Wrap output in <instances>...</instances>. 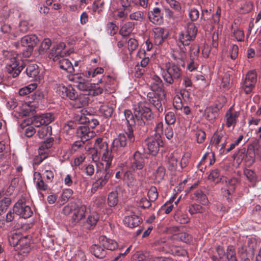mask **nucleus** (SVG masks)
I'll return each mask as SVG.
<instances>
[{"label": "nucleus", "mask_w": 261, "mask_h": 261, "mask_svg": "<svg viewBox=\"0 0 261 261\" xmlns=\"http://www.w3.org/2000/svg\"><path fill=\"white\" fill-rule=\"evenodd\" d=\"M126 141L125 135L120 134L118 137L113 140L112 149L109 150L107 143L103 142L101 138H98L96 148L101 151V159L106 163V168H109L111 165L113 158L112 152H116L119 154L123 153L124 147L126 145Z\"/></svg>", "instance_id": "f257e3e1"}, {"label": "nucleus", "mask_w": 261, "mask_h": 261, "mask_svg": "<svg viewBox=\"0 0 261 261\" xmlns=\"http://www.w3.org/2000/svg\"><path fill=\"white\" fill-rule=\"evenodd\" d=\"M70 51L65 49V44L63 42L59 43L52 49L50 53V58L59 64V67L67 72H74V68L71 62L64 56L70 55Z\"/></svg>", "instance_id": "f03ea898"}, {"label": "nucleus", "mask_w": 261, "mask_h": 261, "mask_svg": "<svg viewBox=\"0 0 261 261\" xmlns=\"http://www.w3.org/2000/svg\"><path fill=\"white\" fill-rule=\"evenodd\" d=\"M55 119L51 113L42 114L34 116L31 120H24L21 124V126H28L25 130V135L27 137H32L35 133L34 127H38L44 124L51 123Z\"/></svg>", "instance_id": "7ed1b4c3"}, {"label": "nucleus", "mask_w": 261, "mask_h": 261, "mask_svg": "<svg viewBox=\"0 0 261 261\" xmlns=\"http://www.w3.org/2000/svg\"><path fill=\"white\" fill-rule=\"evenodd\" d=\"M3 55L8 73L13 77H16L23 69L22 63L18 61V55L15 52L8 50L4 51Z\"/></svg>", "instance_id": "20e7f679"}, {"label": "nucleus", "mask_w": 261, "mask_h": 261, "mask_svg": "<svg viewBox=\"0 0 261 261\" xmlns=\"http://www.w3.org/2000/svg\"><path fill=\"white\" fill-rule=\"evenodd\" d=\"M9 242L15 247L17 253L23 256H25L31 250L29 240L27 237H20L17 234H13L9 238Z\"/></svg>", "instance_id": "39448f33"}, {"label": "nucleus", "mask_w": 261, "mask_h": 261, "mask_svg": "<svg viewBox=\"0 0 261 261\" xmlns=\"http://www.w3.org/2000/svg\"><path fill=\"white\" fill-rule=\"evenodd\" d=\"M161 72L164 80L169 84H172L174 80L179 78L181 75L180 68L170 62L166 64L164 69L161 68Z\"/></svg>", "instance_id": "423d86ee"}, {"label": "nucleus", "mask_w": 261, "mask_h": 261, "mask_svg": "<svg viewBox=\"0 0 261 261\" xmlns=\"http://www.w3.org/2000/svg\"><path fill=\"white\" fill-rule=\"evenodd\" d=\"M135 116L138 119V125L143 126L146 121H149L153 118V115L151 109L142 102H139L134 108Z\"/></svg>", "instance_id": "0eeeda50"}, {"label": "nucleus", "mask_w": 261, "mask_h": 261, "mask_svg": "<svg viewBox=\"0 0 261 261\" xmlns=\"http://www.w3.org/2000/svg\"><path fill=\"white\" fill-rule=\"evenodd\" d=\"M256 159L261 160V146L258 143H254L248 147L244 160L251 165Z\"/></svg>", "instance_id": "6e6552de"}, {"label": "nucleus", "mask_w": 261, "mask_h": 261, "mask_svg": "<svg viewBox=\"0 0 261 261\" xmlns=\"http://www.w3.org/2000/svg\"><path fill=\"white\" fill-rule=\"evenodd\" d=\"M124 114L125 119L129 125L127 128V131L124 133L126 138H128V141L133 142L135 138L133 134V129L131 126L138 125V119L135 116V113H132V111L129 110H125L124 111ZM124 134V133H123Z\"/></svg>", "instance_id": "1a4fd4ad"}, {"label": "nucleus", "mask_w": 261, "mask_h": 261, "mask_svg": "<svg viewBox=\"0 0 261 261\" xmlns=\"http://www.w3.org/2000/svg\"><path fill=\"white\" fill-rule=\"evenodd\" d=\"M111 177V173L106 169H97L95 173V181L92 185V190L96 191L98 188H102L108 182Z\"/></svg>", "instance_id": "9d476101"}, {"label": "nucleus", "mask_w": 261, "mask_h": 261, "mask_svg": "<svg viewBox=\"0 0 261 261\" xmlns=\"http://www.w3.org/2000/svg\"><path fill=\"white\" fill-rule=\"evenodd\" d=\"M13 211L17 215L24 219L31 217L33 214L31 207L26 204L24 199H20L15 204Z\"/></svg>", "instance_id": "9b49d317"}, {"label": "nucleus", "mask_w": 261, "mask_h": 261, "mask_svg": "<svg viewBox=\"0 0 261 261\" xmlns=\"http://www.w3.org/2000/svg\"><path fill=\"white\" fill-rule=\"evenodd\" d=\"M146 142L149 153L153 155L156 154L160 147L163 145V141L160 135L151 136L147 139Z\"/></svg>", "instance_id": "f8f14e48"}, {"label": "nucleus", "mask_w": 261, "mask_h": 261, "mask_svg": "<svg viewBox=\"0 0 261 261\" xmlns=\"http://www.w3.org/2000/svg\"><path fill=\"white\" fill-rule=\"evenodd\" d=\"M256 82V74L255 71L249 72L242 84V90L246 94L250 93Z\"/></svg>", "instance_id": "ddd939ff"}, {"label": "nucleus", "mask_w": 261, "mask_h": 261, "mask_svg": "<svg viewBox=\"0 0 261 261\" xmlns=\"http://www.w3.org/2000/svg\"><path fill=\"white\" fill-rule=\"evenodd\" d=\"M164 96L165 95L161 96L160 93L155 92H150L147 94V98L149 103L152 105L159 112L163 111L162 103Z\"/></svg>", "instance_id": "4468645a"}, {"label": "nucleus", "mask_w": 261, "mask_h": 261, "mask_svg": "<svg viewBox=\"0 0 261 261\" xmlns=\"http://www.w3.org/2000/svg\"><path fill=\"white\" fill-rule=\"evenodd\" d=\"M240 115L239 111H235L233 107H231L226 112L225 119L227 127L234 128L238 121V117Z\"/></svg>", "instance_id": "2eb2a0df"}, {"label": "nucleus", "mask_w": 261, "mask_h": 261, "mask_svg": "<svg viewBox=\"0 0 261 261\" xmlns=\"http://www.w3.org/2000/svg\"><path fill=\"white\" fill-rule=\"evenodd\" d=\"M144 166L143 155L139 152H136L133 158L131 159L129 168L134 171L141 170Z\"/></svg>", "instance_id": "dca6fc26"}, {"label": "nucleus", "mask_w": 261, "mask_h": 261, "mask_svg": "<svg viewBox=\"0 0 261 261\" xmlns=\"http://www.w3.org/2000/svg\"><path fill=\"white\" fill-rule=\"evenodd\" d=\"M149 20L155 24H160L163 22V14L159 8L155 7L148 12Z\"/></svg>", "instance_id": "f3484780"}, {"label": "nucleus", "mask_w": 261, "mask_h": 261, "mask_svg": "<svg viewBox=\"0 0 261 261\" xmlns=\"http://www.w3.org/2000/svg\"><path fill=\"white\" fill-rule=\"evenodd\" d=\"M163 84L160 77L156 75L152 76L151 79L150 87L152 92L160 93L161 96L164 95L163 90Z\"/></svg>", "instance_id": "a211bd4d"}, {"label": "nucleus", "mask_w": 261, "mask_h": 261, "mask_svg": "<svg viewBox=\"0 0 261 261\" xmlns=\"http://www.w3.org/2000/svg\"><path fill=\"white\" fill-rule=\"evenodd\" d=\"M99 244L105 250H114L118 248L117 243L114 240L107 238L105 236L99 237Z\"/></svg>", "instance_id": "6ab92c4d"}, {"label": "nucleus", "mask_w": 261, "mask_h": 261, "mask_svg": "<svg viewBox=\"0 0 261 261\" xmlns=\"http://www.w3.org/2000/svg\"><path fill=\"white\" fill-rule=\"evenodd\" d=\"M77 77L78 81L76 82L77 83L76 87L80 90L84 91L85 93L88 95V92H90L93 87H94V84L90 83L81 76H77Z\"/></svg>", "instance_id": "aec40b11"}, {"label": "nucleus", "mask_w": 261, "mask_h": 261, "mask_svg": "<svg viewBox=\"0 0 261 261\" xmlns=\"http://www.w3.org/2000/svg\"><path fill=\"white\" fill-rule=\"evenodd\" d=\"M88 96L89 95L87 93L80 94V95L77 93V97L73 100L74 102L73 106L75 108H79L87 106L89 100Z\"/></svg>", "instance_id": "412c9836"}, {"label": "nucleus", "mask_w": 261, "mask_h": 261, "mask_svg": "<svg viewBox=\"0 0 261 261\" xmlns=\"http://www.w3.org/2000/svg\"><path fill=\"white\" fill-rule=\"evenodd\" d=\"M140 222V218L135 215L132 214L127 216H126L123 219L124 224L130 228H133L137 226Z\"/></svg>", "instance_id": "4be33fe9"}, {"label": "nucleus", "mask_w": 261, "mask_h": 261, "mask_svg": "<svg viewBox=\"0 0 261 261\" xmlns=\"http://www.w3.org/2000/svg\"><path fill=\"white\" fill-rule=\"evenodd\" d=\"M101 245L94 244L91 246L90 248L91 252L97 258H103L106 254L107 251L103 247H101Z\"/></svg>", "instance_id": "5701e85b"}, {"label": "nucleus", "mask_w": 261, "mask_h": 261, "mask_svg": "<svg viewBox=\"0 0 261 261\" xmlns=\"http://www.w3.org/2000/svg\"><path fill=\"white\" fill-rule=\"evenodd\" d=\"M86 210L85 205H81L75 208L72 216L73 223H76L81 220L85 216Z\"/></svg>", "instance_id": "b1692460"}, {"label": "nucleus", "mask_w": 261, "mask_h": 261, "mask_svg": "<svg viewBox=\"0 0 261 261\" xmlns=\"http://www.w3.org/2000/svg\"><path fill=\"white\" fill-rule=\"evenodd\" d=\"M39 69L37 65L31 63L28 65L26 73L29 77L33 80H36L39 74Z\"/></svg>", "instance_id": "393cba45"}, {"label": "nucleus", "mask_w": 261, "mask_h": 261, "mask_svg": "<svg viewBox=\"0 0 261 261\" xmlns=\"http://www.w3.org/2000/svg\"><path fill=\"white\" fill-rule=\"evenodd\" d=\"M196 34H179L178 40L184 46L188 45L194 40Z\"/></svg>", "instance_id": "a878e982"}, {"label": "nucleus", "mask_w": 261, "mask_h": 261, "mask_svg": "<svg viewBox=\"0 0 261 261\" xmlns=\"http://www.w3.org/2000/svg\"><path fill=\"white\" fill-rule=\"evenodd\" d=\"M38 41L37 37L35 34H29L24 36L21 42L23 44H25L28 47L33 46Z\"/></svg>", "instance_id": "bb28decb"}, {"label": "nucleus", "mask_w": 261, "mask_h": 261, "mask_svg": "<svg viewBox=\"0 0 261 261\" xmlns=\"http://www.w3.org/2000/svg\"><path fill=\"white\" fill-rule=\"evenodd\" d=\"M123 179L129 187L135 188L138 185L136 179H135L129 171H125L123 175Z\"/></svg>", "instance_id": "cd10ccee"}, {"label": "nucleus", "mask_w": 261, "mask_h": 261, "mask_svg": "<svg viewBox=\"0 0 261 261\" xmlns=\"http://www.w3.org/2000/svg\"><path fill=\"white\" fill-rule=\"evenodd\" d=\"M37 106L35 102H24L22 105V114L23 115H29L30 113H33L36 108Z\"/></svg>", "instance_id": "c85d7f7f"}, {"label": "nucleus", "mask_w": 261, "mask_h": 261, "mask_svg": "<svg viewBox=\"0 0 261 261\" xmlns=\"http://www.w3.org/2000/svg\"><path fill=\"white\" fill-rule=\"evenodd\" d=\"M78 135L82 139L85 140H88L92 136V133L90 132L89 129L85 126L79 127L77 130Z\"/></svg>", "instance_id": "c756f323"}, {"label": "nucleus", "mask_w": 261, "mask_h": 261, "mask_svg": "<svg viewBox=\"0 0 261 261\" xmlns=\"http://www.w3.org/2000/svg\"><path fill=\"white\" fill-rule=\"evenodd\" d=\"M98 138L95 140L94 147L89 149V154L91 155L92 160L93 162H97L101 155V151L99 149L96 148L97 142Z\"/></svg>", "instance_id": "7c9ffc66"}, {"label": "nucleus", "mask_w": 261, "mask_h": 261, "mask_svg": "<svg viewBox=\"0 0 261 261\" xmlns=\"http://www.w3.org/2000/svg\"><path fill=\"white\" fill-rule=\"evenodd\" d=\"M34 180L38 190L45 191L47 189V186L42 180L39 173H35Z\"/></svg>", "instance_id": "2f4dec72"}, {"label": "nucleus", "mask_w": 261, "mask_h": 261, "mask_svg": "<svg viewBox=\"0 0 261 261\" xmlns=\"http://www.w3.org/2000/svg\"><path fill=\"white\" fill-rule=\"evenodd\" d=\"M48 124H44V126L38 130L37 134L40 138L43 139L51 135V128L50 126H47Z\"/></svg>", "instance_id": "473e14b6"}, {"label": "nucleus", "mask_w": 261, "mask_h": 261, "mask_svg": "<svg viewBox=\"0 0 261 261\" xmlns=\"http://www.w3.org/2000/svg\"><path fill=\"white\" fill-rule=\"evenodd\" d=\"M118 202V193L116 191H112L108 197V203L110 206H116Z\"/></svg>", "instance_id": "72a5a7b5"}, {"label": "nucleus", "mask_w": 261, "mask_h": 261, "mask_svg": "<svg viewBox=\"0 0 261 261\" xmlns=\"http://www.w3.org/2000/svg\"><path fill=\"white\" fill-rule=\"evenodd\" d=\"M115 105L113 103H112L111 106L107 105H102L99 108V111L106 117H110L113 113Z\"/></svg>", "instance_id": "f704fd0d"}, {"label": "nucleus", "mask_w": 261, "mask_h": 261, "mask_svg": "<svg viewBox=\"0 0 261 261\" xmlns=\"http://www.w3.org/2000/svg\"><path fill=\"white\" fill-rule=\"evenodd\" d=\"M50 147V144H45L44 143L42 144L40 147L39 148V153L40 154V161L39 162H38L37 160L39 159V157H37V158L35 159V164H39V162L42 161L44 159H45L46 158V155L45 154V149H47V148Z\"/></svg>", "instance_id": "c9c22d12"}, {"label": "nucleus", "mask_w": 261, "mask_h": 261, "mask_svg": "<svg viewBox=\"0 0 261 261\" xmlns=\"http://www.w3.org/2000/svg\"><path fill=\"white\" fill-rule=\"evenodd\" d=\"M36 88L37 84L36 83L31 84L20 89L19 90V94L21 96L26 95L31 93L35 90Z\"/></svg>", "instance_id": "e433bc0d"}, {"label": "nucleus", "mask_w": 261, "mask_h": 261, "mask_svg": "<svg viewBox=\"0 0 261 261\" xmlns=\"http://www.w3.org/2000/svg\"><path fill=\"white\" fill-rule=\"evenodd\" d=\"M10 203V198L6 197L0 198V215L6 212Z\"/></svg>", "instance_id": "4c0bfd02"}, {"label": "nucleus", "mask_w": 261, "mask_h": 261, "mask_svg": "<svg viewBox=\"0 0 261 261\" xmlns=\"http://www.w3.org/2000/svg\"><path fill=\"white\" fill-rule=\"evenodd\" d=\"M217 113L216 111H214L212 108H207L204 111V117L206 120L212 121L217 117Z\"/></svg>", "instance_id": "58836bf2"}, {"label": "nucleus", "mask_w": 261, "mask_h": 261, "mask_svg": "<svg viewBox=\"0 0 261 261\" xmlns=\"http://www.w3.org/2000/svg\"><path fill=\"white\" fill-rule=\"evenodd\" d=\"M99 219L98 215L96 213H92L90 214V215L89 216L88 219H87V224L89 226H88V228L89 229H91L93 226H94L96 223L97 221Z\"/></svg>", "instance_id": "ea45409f"}, {"label": "nucleus", "mask_w": 261, "mask_h": 261, "mask_svg": "<svg viewBox=\"0 0 261 261\" xmlns=\"http://www.w3.org/2000/svg\"><path fill=\"white\" fill-rule=\"evenodd\" d=\"M66 86L63 84H56L55 87L56 92L62 98H65L67 97V93L65 92Z\"/></svg>", "instance_id": "a19ab883"}, {"label": "nucleus", "mask_w": 261, "mask_h": 261, "mask_svg": "<svg viewBox=\"0 0 261 261\" xmlns=\"http://www.w3.org/2000/svg\"><path fill=\"white\" fill-rule=\"evenodd\" d=\"M51 45V41L48 38L44 39L41 42L39 48V53L40 54H43L49 48Z\"/></svg>", "instance_id": "79ce46f5"}, {"label": "nucleus", "mask_w": 261, "mask_h": 261, "mask_svg": "<svg viewBox=\"0 0 261 261\" xmlns=\"http://www.w3.org/2000/svg\"><path fill=\"white\" fill-rule=\"evenodd\" d=\"M244 173L248 180L253 185L257 181V177L255 173L252 170L246 169L244 170Z\"/></svg>", "instance_id": "37998d69"}, {"label": "nucleus", "mask_w": 261, "mask_h": 261, "mask_svg": "<svg viewBox=\"0 0 261 261\" xmlns=\"http://www.w3.org/2000/svg\"><path fill=\"white\" fill-rule=\"evenodd\" d=\"M214 143L215 145L217 146H221L220 150H222L225 147V140L223 136L220 135H215L214 136Z\"/></svg>", "instance_id": "c03bdc74"}, {"label": "nucleus", "mask_w": 261, "mask_h": 261, "mask_svg": "<svg viewBox=\"0 0 261 261\" xmlns=\"http://www.w3.org/2000/svg\"><path fill=\"white\" fill-rule=\"evenodd\" d=\"M172 254L176 256H185L187 254V251L179 247L172 246L170 249Z\"/></svg>", "instance_id": "a18cd8bd"}, {"label": "nucleus", "mask_w": 261, "mask_h": 261, "mask_svg": "<svg viewBox=\"0 0 261 261\" xmlns=\"http://www.w3.org/2000/svg\"><path fill=\"white\" fill-rule=\"evenodd\" d=\"M204 211V208L201 205L193 204L189 206V212L191 215L197 213H201Z\"/></svg>", "instance_id": "49530a36"}, {"label": "nucleus", "mask_w": 261, "mask_h": 261, "mask_svg": "<svg viewBox=\"0 0 261 261\" xmlns=\"http://www.w3.org/2000/svg\"><path fill=\"white\" fill-rule=\"evenodd\" d=\"M225 181L228 187V189L226 191L227 193L229 194L230 192L234 189V186L239 182V179L237 178H232L227 179Z\"/></svg>", "instance_id": "de8ad7c7"}, {"label": "nucleus", "mask_w": 261, "mask_h": 261, "mask_svg": "<svg viewBox=\"0 0 261 261\" xmlns=\"http://www.w3.org/2000/svg\"><path fill=\"white\" fill-rule=\"evenodd\" d=\"M147 195L149 199L152 201H154L158 197V193L156 187L152 186L150 188Z\"/></svg>", "instance_id": "09e8293b"}, {"label": "nucleus", "mask_w": 261, "mask_h": 261, "mask_svg": "<svg viewBox=\"0 0 261 261\" xmlns=\"http://www.w3.org/2000/svg\"><path fill=\"white\" fill-rule=\"evenodd\" d=\"M68 95H67V97H68L70 100H73L77 97V92L71 86H66V90L65 92Z\"/></svg>", "instance_id": "8fccbe9b"}, {"label": "nucleus", "mask_w": 261, "mask_h": 261, "mask_svg": "<svg viewBox=\"0 0 261 261\" xmlns=\"http://www.w3.org/2000/svg\"><path fill=\"white\" fill-rule=\"evenodd\" d=\"M208 178L216 184L220 182L221 177L218 170L216 169L212 171L208 176Z\"/></svg>", "instance_id": "3c124183"}, {"label": "nucleus", "mask_w": 261, "mask_h": 261, "mask_svg": "<svg viewBox=\"0 0 261 261\" xmlns=\"http://www.w3.org/2000/svg\"><path fill=\"white\" fill-rule=\"evenodd\" d=\"M165 120L166 123L168 125L173 124L176 121V116L173 112H168L167 113L165 116Z\"/></svg>", "instance_id": "603ef678"}, {"label": "nucleus", "mask_w": 261, "mask_h": 261, "mask_svg": "<svg viewBox=\"0 0 261 261\" xmlns=\"http://www.w3.org/2000/svg\"><path fill=\"white\" fill-rule=\"evenodd\" d=\"M165 174V168L162 166L159 167L156 171L154 173L155 179L158 181H160L163 179Z\"/></svg>", "instance_id": "864d4df0"}, {"label": "nucleus", "mask_w": 261, "mask_h": 261, "mask_svg": "<svg viewBox=\"0 0 261 261\" xmlns=\"http://www.w3.org/2000/svg\"><path fill=\"white\" fill-rule=\"evenodd\" d=\"M144 13L140 11H137L131 13L129 15V18L131 20L142 21L144 19Z\"/></svg>", "instance_id": "5fc2aeb1"}, {"label": "nucleus", "mask_w": 261, "mask_h": 261, "mask_svg": "<svg viewBox=\"0 0 261 261\" xmlns=\"http://www.w3.org/2000/svg\"><path fill=\"white\" fill-rule=\"evenodd\" d=\"M173 106L176 110H181L183 103L181 98V95H176L173 99Z\"/></svg>", "instance_id": "6e6d98bb"}, {"label": "nucleus", "mask_w": 261, "mask_h": 261, "mask_svg": "<svg viewBox=\"0 0 261 261\" xmlns=\"http://www.w3.org/2000/svg\"><path fill=\"white\" fill-rule=\"evenodd\" d=\"M135 27V23L133 22H127L125 23L121 28L119 33H131Z\"/></svg>", "instance_id": "4d7b16f0"}, {"label": "nucleus", "mask_w": 261, "mask_h": 261, "mask_svg": "<svg viewBox=\"0 0 261 261\" xmlns=\"http://www.w3.org/2000/svg\"><path fill=\"white\" fill-rule=\"evenodd\" d=\"M75 177L74 173L72 174H67L65 175L64 179V184L68 187H70L72 185Z\"/></svg>", "instance_id": "13d9d810"}, {"label": "nucleus", "mask_w": 261, "mask_h": 261, "mask_svg": "<svg viewBox=\"0 0 261 261\" xmlns=\"http://www.w3.org/2000/svg\"><path fill=\"white\" fill-rule=\"evenodd\" d=\"M227 258L228 261H237L236 253L233 246H229L227 250Z\"/></svg>", "instance_id": "bf43d9fd"}, {"label": "nucleus", "mask_w": 261, "mask_h": 261, "mask_svg": "<svg viewBox=\"0 0 261 261\" xmlns=\"http://www.w3.org/2000/svg\"><path fill=\"white\" fill-rule=\"evenodd\" d=\"M199 16V12L198 10L195 8H192L189 11V17L191 21H196Z\"/></svg>", "instance_id": "052dcab7"}, {"label": "nucleus", "mask_w": 261, "mask_h": 261, "mask_svg": "<svg viewBox=\"0 0 261 261\" xmlns=\"http://www.w3.org/2000/svg\"><path fill=\"white\" fill-rule=\"evenodd\" d=\"M138 45V41L135 39L130 38L127 41V47L130 54L137 48Z\"/></svg>", "instance_id": "680f3d73"}, {"label": "nucleus", "mask_w": 261, "mask_h": 261, "mask_svg": "<svg viewBox=\"0 0 261 261\" xmlns=\"http://www.w3.org/2000/svg\"><path fill=\"white\" fill-rule=\"evenodd\" d=\"M104 69L102 67H97L94 70L88 71L86 76L88 77H94L97 74H101L103 73Z\"/></svg>", "instance_id": "e2e57ef3"}, {"label": "nucleus", "mask_w": 261, "mask_h": 261, "mask_svg": "<svg viewBox=\"0 0 261 261\" xmlns=\"http://www.w3.org/2000/svg\"><path fill=\"white\" fill-rule=\"evenodd\" d=\"M210 154V152H206L202 156L198 165V168L201 172H204L205 169L206 165H205L204 164L205 162L207 161Z\"/></svg>", "instance_id": "0e129e2a"}, {"label": "nucleus", "mask_w": 261, "mask_h": 261, "mask_svg": "<svg viewBox=\"0 0 261 261\" xmlns=\"http://www.w3.org/2000/svg\"><path fill=\"white\" fill-rule=\"evenodd\" d=\"M167 3L170 7L177 12L181 10V7L180 4L176 0H167Z\"/></svg>", "instance_id": "69168bd1"}, {"label": "nucleus", "mask_w": 261, "mask_h": 261, "mask_svg": "<svg viewBox=\"0 0 261 261\" xmlns=\"http://www.w3.org/2000/svg\"><path fill=\"white\" fill-rule=\"evenodd\" d=\"M73 191L71 189H65L63 190L62 199L64 202L67 201L71 197Z\"/></svg>", "instance_id": "338daca9"}, {"label": "nucleus", "mask_w": 261, "mask_h": 261, "mask_svg": "<svg viewBox=\"0 0 261 261\" xmlns=\"http://www.w3.org/2000/svg\"><path fill=\"white\" fill-rule=\"evenodd\" d=\"M76 261H88L84 252L81 250H78L74 255Z\"/></svg>", "instance_id": "774afa93"}]
</instances>
